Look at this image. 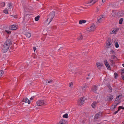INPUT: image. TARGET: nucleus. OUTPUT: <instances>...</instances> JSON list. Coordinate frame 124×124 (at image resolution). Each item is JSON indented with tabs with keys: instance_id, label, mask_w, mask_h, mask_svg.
I'll use <instances>...</instances> for the list:
<instances>
[{
	"instance_id": "obj_1",
	"label": "nucleus",
	"mask_w": 124,
	"mask_h": 124,
	"mask_svg": "<svg viewBox=\"0 0 124 124\" xmlns=\"http://www.w3.org/2000/svg\"><path fill=\"white\" fill-rule=\"evenodd\" d=\"M12 40L11 39H8L5 42L3 45L1 50L2 52L3 53L6 52L9 49L11 45L12 44Z\"/></svg>"
},
{
	"instance_id": "obj_2",
	"label": "nucleus",
	"mask_w": 124,
	"mask_h": 124,
	"mask_svg": "<svg viewBox=\"0 0 124 124\" xmlns=\"http://www.w3.org/2000/svg\"><path fill=\"white\" fill-rule=\"evenodd\" d=\"M55 15L54 12L52 11L51 12L49 15L47 16V19L46 20L47 22H49L48 24L51 22L52 20L53 19Z\"/></svg>"
},
{
	"instance_id": "obj_3",
	"label": "nucleus",
	"mask_w": 124,
	"mask_h": 124,
	"mask_svg": "<svg viewBox=\"0 0 124 124\" xmlns=\"http://www.w3.org/2000/svg\"><path fill=\"white\" fill-rule=\"evenodd\" d=\"M87 100L86 98L84 97H81L79 100H78L77 104L78 105L81 106L84 103H85L86 100V101Z\"/></svg>"
},
{
	"instance_id": "obj_4",
	"label": "nucleus",
	"mask_w": 124,
	"mask_h": 124,
	"mask_svg": "<svg viewBox=\"0 0 124 124\" xmlns=\"http://www.w3.org/2000/svg\"><path fill=\"white\" fill-rule=\"evenodd\" d=\"M102 113L101 112H99L96 114L94 116V119L96 120L101 116Z\"/></svg>"
},
{
	"instance_id": "obj_5",
	"label": "nucleus",
	"mask_w": 124,
	"mask_h": 124,
	"mask_svg": "<svg viewBox=\"0 0 124 124\" xmlns=\"http://www.w3.org/2000/svg\"><path fill=\"white\" fill-rule=\"evenodd\" d=\"M96 27H95L94 24H92V25L88 28V30L90 32H91L94 31Z\"/></svg>"
},
{
	"instance_id": "obj_6",
	"label": "nucleus",
	"mask_w": 124,
	"mask_h": 124,
	"mask_svg": "<svg viewBox=\"0 0 124 124\" xmlns=\"http://www.w3.org/2000/svg\"><path fill=\"white\" fill-rule=\"evenodd\" d=\"M43 100H39L37 101L36 102V104L38 106H41L43 104H45V103L44 102Z\"/></svg>"
},
{
	"instance_id": "obj_7",
	"label": "nucleus",
	"mask_w": 124,
	"mask_h": 124,
	"mask_svg": "<svg viewBox=\"0 0 124 124\" xmlns=\"http://www.w3.org/2000/svg\"><path fill=\"white\" fill-rule=\"evenodd\" d=\"M98 89V87L96 85H94L92 88V90L94 92L96 93L97 90Z\"/></svg>"
},
{
	"instance_id": "obj_8",
	"label": "nucleus",
	"mask_w": 124,
	"mask_h": 124,
	"mask_svg": "<svg viewBox=\"0 0 124 124\" xmlns=\"http://www.w3.org/2000/svg\"><path fill=\"white\" fill-rule=\"evenodd\" d=\"M96 65L97 66L98 68L99 69H100L103 66V64L102 63L97 62L96 63Z\"/></svg>"
},
{
	"instance_id": "obj_9",
	"label": "nucleus",
	"mask_w": 124,
	"mask_h": 124,
	"mask_svg": "<svg viewBox=\"0 0 124 124\" xmlns=\"http://www.w3.org/2000/svg\"><path fill=\"white\" fill-rule=\"evenodd\" d=\"M58 124H67V121L62 119L59 122Z\"/></svg>"
},
{
	"instance_id": "obj_10",
	"label": "nucleus",
	"mask_w": 124,
	"mask_h": 124,
	"mask_svg": "<svg viewBox=\"0 0 124 124\" xmlns=\"http://www.w3.org/2000/svg\"><path fill=\"white\" fill-rule=\"evenodd\" d=\"M16 29V26L14 24L11 25L9 28L10 30H15Z\"/></svg>"
},
{
	"instance_id": "obj_11",
	"label": "nucleus",
	"mask_w": 124,
	"mask_h": 124,
	"mask_svg": "<svg viewBox=\"0 0 124 124\" xmlns=\"http://www.w3.org/2000/svg\"><path fill=\"white\" fill-rule=\"evenodd\" d=\"M22 101L26 103L27 102L28 104H30V101L27 98H24L23 99Z\"/></svg>"
},
{
	"instance_id": "obj_12",
	"label": "nucleus",
	"mask_w": 124,
	"mask_h": 124,
	"mask_svg": "<svg viewBox=\"0 0 124 124\" xmlns=\"http://www.w3.org/2000/svg\"><path fill=\"white\" fill-rule=\"evenodd\" d=\"M110 54H112V55H116V53L112 49L110 50Z\"/></svg>"
},
{
	"instance_id": "obj_13",
	"label": "nucleus",
	"mask_w": 124,
	"mask_h": 124,
	"mask_svg": "<svg viewBox=\"0 0 124 124\" xmlns=\"http://www.w3.org/2000/svg\"><path fill=\"white\" fill-rule=\"evenodd\" d=\"M86 22V21L85 20H79V23L80 24H82L83 23H85Z\"/></svg>"
},
{
	"instance_id": "obj_14",
	"label": "nucleus",
	"mask_w": 124,
	"mask_h": 124,
	"mask_svg": "<svg viewBox=\"0 0 124 124\" xmlns=\"http://www.w3.org/2000/svg\"><path fill=\"white\" fill-rule=\"evenodd\" d=\"M111 40L108 39V40H107L106 43L108 46H110L111 45Z\"/></svg>"
},
{
	"instance_id": "obj_15",
	"label": "nucleus",
	"mask_w": 124,
	"mask_h": 124,
	"mask_svg": "<svg viewBox=\"0 0 124 124\" xmlns=\"http://www.w3.org/2000/svg\"><path fill=\"white\" fill-rule=\"evenodd\" d=\"M110 65L111 66H113L115 65V62L113 60H110Z\"/></svg>"
},
{
	"instance_id": "obj_16",
	"label": "nucleus",
	"mask_w": 124,
	"mask_h": 124,
	"mask_svg": "<svg viewBox=\"0 0 124 124\" xmlns=\"http://www.w3.org/2000/svg\"><path fill=\"white\" fill-rule=\"evenodd\" d=\"M25 35L27 38H29L31 36V34L30 33L27 32L26 33Z\"/></svg>"
},
{
	"instance_id": "obj_17",
	"label": "nucleus",
	"mask_w": 124,
	"mask_h": 124,
	"mask_svg": "<svg viewBox=\"0 0 124 124\" xmlns=\"http://www.w3.org/2000/svg\"><path fill=\"white\" fill-rule=\"evenodd\" d=\"M97 103V102H94L91 104V106L93 108H95L96 104Z\"/></svg>"
},
{
	"instance_id": "obj_18",
	"label": "nucleus",
	"mask_w": 124,
	"mask_h": 124,
	"mask_svg": "<svg viewBox=\"0 0 124 124\" xmlns=\"http://www.w3.org/2000/svg\"><path fill=\"white\" fill-rule=\"evenodd\" d=\"M5 6V3L4 2H2L0 3V7H4Z\"/></svg>"
},
{
	"instance_id": "obj_19",
	"label": "nucleus",
	"mask_w": 124,
	"mask_h": 124,
	"mask_svg": "<svg viewBox=\"0 0 124 124\" xmlns=\"http://www.w3.org/2000/svg\"><path fill=\"white\" fill-rule=\"evenodd\" d=\"M114 43H115V46L116 48H117L119 47V44L117 42L115 41L114 42Z\"/></svg>"
},
{
	"instance_id": "obj_20",
	"label": "nucleus",
	"mask_w": 124,
	"mask_h": 124,
	"mask_svg": "<svg viewBox=\"0 0 124 124\" xmlns=\"http://www.w3.org/2000/svg\"><path fill=\"white\" fill-rule=\"evenodd\" d=\"M83 37L82 36V35H80L79 36V37H78V38H77V39L78 40H81L83 39Z\"/></svg>"
},
{
	"instance_id": "obj_21",
	"label": "nucleus",
	"mask_w": 124,
	"mask_h": 124,
	"mask_svg": "<svg viewBox=\"0 0 124 124\" xmlns=\"http://www.w3.org/2000/svg\"><path fill=\"white\" fill-rule=\"evenodd\" d=\"M115 55H112L111 56V57L112 59H115L116 58V60H115V61H116L117 60V58L115 56Z\"/></svg>"
},
{
	"instance_id": "obj_22",
	"label": "nucleus",
	"mask_w": 124,
	"mask_h": 124,
	"mask_svg": "<svg viewBox=\"0 0 124 124\" xmlns=\"http://www.w3.org/2000/svg\"><path fill=\"white\" fill-rule=\"evenodd\" d=\"M40 16H38L35 18V20L36 21H38L39 18Z\"/></svg>"
},
{
	"instance_id": "obj_23",
	"label": "nucleus",
	"mask_w": 124,
	"mask_h": 124,
	"mask_svg": "<svg viewBox=\"0 0 124 124\" xmlns=\"http://www.w3.org/2000/svg\"><path fill=\"white\" fill-rule=\"evenodd\" d=\"M108 87L109 88V92L110 93L112 92V89L110 85L109 84V85L108 86Z\"/></svg>"
},
{
	"instance_id": "obj_24",
	"label": "nucleus",
	"mask_w": 124,
	"mask_h": 124,
	"mask_svg": "<svg viewBox=\"0 0 124 124\" xmlns=\"http://www.w3.org/2000/svg\"><path fill=\"white\" fill-rule=\"evenodd\" d=\"M123 20V19L122 18H121L119 20V23L120 24H122V22Z\"/></svg>"
},
{
	"instance_id": "obj_25",
	"label": "nucleus",
	"mask_w": 124,
	"mask_h": 124,
	"mask_svg": "<svg viewBox=\"0 0 124 124\" xmlns=\"http://www.w3.org/2000/svg\"><path fill=\"white\" fill-rule=\"evenodd\" d=\"M68 114L67 113H66L63 115V117L66 118H67L68 117Z\"/></svg>"
},
{
	"instance_id": "obj_26",
	"label": "nucleus",
	"mask_w": 124,
	"mask_h": 124,
	"mask_svg": "<svg viewBox=\"0 0 124 124\" xmlns=\"http://www.w3.org/2000/svg\"><path fill=\"white\" fill-rule=\"evenodd\" d=\"M114 29L115 31H114L115 34H116V32H117V31H118L119 30V29L117 28H114Z\"/></svg>"
},
{
	"instance_id": "obj_27",
	"label": "nucleus",
	"mask_w": 124,
	"mask_h": 124,
	"mask_svg": "<svg viewBox=\"0 0 124 124\" xmlns=\"http://www.w3.org/2000/svg\"><path fill=\"white\" fill-rule=\"evenodd\" d=\"M114 78L115 79H116L118 76V74L116 73L115 72L114 73Z\"/></svg>"
},
{
	"instance_id": "obj_28",
	"label": "nucleus",
	"mask_w": 124,
	"mask_h": 124,
	"mask_svg": "<svg viewBox=\"0 0 124 124\" xmlns=\"http://www.w3.org/2000/svg\"><path fill=\"white\" fill-rule=\"evenodd\" d=\"M98 0H92V2H93V3L92 5L94 4L96 2L98 1Z\"/></svg>"
},
{
	"instance_id": "obj_29",
	"label": "nucleus",
	"mask_w": 124,
	"mask_h": 124,
	"mask_svg": "<svg viewBox=\"0 0 124 124\" xmlns=\"http://www.w3.org/2000/svg\"><path fill=\"white\" fill-rule=\"evenodd\" d=\"M121 75H124V69H121Z\"/></svg>"
},
{
	"instance_id": "obj_30",
	"label": "nucleus",
	"mask_w": 124,
	"mask_h": 124,
	"mask_svg": "<svg viewBox=\"0 0 124 124\" xmlns=\"http://www.w3.org/2000/svg\"><path fill=\"white\" fill-rule=\"evenodd\" d=\"M102 18H101L98 20V22L99 23H101L102 21Z\"/></svg>"
},
{
	"instance_id": "obj_31",
	"label": "nucleus",
	"mask_w": 124,
	"mask_h": 124,
	"mask_svg": "<svg viewBox=\"0 0 124 124\" xmlns=\"http://www.w3.org/2000/svg\"><path fill=\"white\" fill-rule=\"evenodd\" d=\"M118 14H120V16H122L124 14V13L122 11L118 12Z\"/></svg>"
},
{
	"instance_id": "obj_32",
	"label": "nucleus",
	"mask_w": 124,
	"mask_h": 124,
	"mask_svg": "<svg viewBox=\"0 0 124 124\" xmlns=\"http://www.w3.org/2000/svg\"><path fill=\"white\" fill-rule=\"evenodd\" d=\"M57 28V27L55 26H52L51 27V29L52 30H54Z\"/></svg>"
},
{
	"instance_id": "obj_33",
	"label": "nucleus",
	"mask_w": 124,
	"mask_h": 124,
	"mask_svg": "<svg viewBox=\"0 0 124 124\" xmlns=\"http://www.w3.org/2000/svg\"><path fill=\"white\" fill-rule=\"evenodd\" d=\"M5 31L6 32H7L8 34H10L11 33V32L10 31H8V30H5Z\"/></svg>"
},
{
	"instance_id": "obj_34",
	"label": "nucleus",
	"mask_w": 124,
	"mask_h": 124,
	"mask_svg": "<svg viewBox=\"0 0 124 124\" xmlns=\"http://www.w3.org/2000/svg\"><path fill=\"white\" fill-rule=\"evenodd\" d=\"M8 7L11 9L12 8V6L11 4L10 3H9L8 4Z\"/></svg>"
},
{
	"instance_id": "obj_35",
	"label": "nucleus",
	"mask_w": 124,
	"mask_h": 124,
	"mask_svg": "<svg viewBox=\"0 0 124 124\" xmlns=\"http://www.w3.org/2000/svg\"><path fill=\"white\" fill-rule=\"evenodd\" d=\"M4 73V72L3 70H0V74L1 75H2Z\"/></svg>"
},
{
	"instance_id": "obj_36",
	"label": "nucleus",
	"mask_w": 124,
	"mask_h": 124,
	"mask_svg": "<svg viewBox=\"0 0 124 124\" xmlns=\"http://www.w3.org/2000/svg\"><path fill=\"white\" fill-rule=\"evenodd\" d=\"M3 12L6 14L8 13V10H3Z\"/></svg>"
},
{
	"instance_id": "obj_37",
	"label": "nucleus",
	"mask_w": 124,
	"mask_h": 124,
	"mask_svg": "<svg viewBox=\"0 0 124 124\" xmlns=\"http://www.w3.org/2000/svg\"><path fill=\"white\" fill-rule=\"evenodd\" d=\"M110 96H109V97L110 99V100H112L113 99V96H112V95L110 94Z\"/></svg>"
},
{
	"instance_id": "obj_38",
	"label": "nucleus",
	"mask_w": 124,
	"mask_h": 124,
	"mask_svg": "<svg viewBox=\"0 0 124 124\" xmlns=\"http://www.w3.org/2000/svg\"><path fill=\"white\" fill-rule=\"evenodd\" d=\"M106 66L108 69L110 70V69H111L110 67V66L109 65H107V66Z\"/></svg>"
},
{
	"instance_id": "obj_39",
	"label": "nucleus",
	"mask_w": 124,
	"mask_h": 124,
	"mask_svg": "<svg viewBox=\"0 0 124 124\" xmlns=\"http://www.w3.org/2000/svg\"><path fill=\"white\" fill-rule=\"evenodd\" d=\"M121 95H119L117 96L116 97L117 98H118V100H120V99H121Z\"/></svg>"
},
{
	"instance_id": "obj_40",
	"label": "nucleus",
	"mask_w": 124,
	"mask_h": 124,
	"mask_svg": "<svg viewBox=\"0 0 124 124\" xmlns=\"http://www.w3.org/2000/svg\"><path fill=\"white\" fill-rule=\"evenodd\" d=\"M87 86H85L83 87L82 90H83L85 91V88H87Z\"/></svg>"
},
{
	"instance_id": "obj_41",
	"label": "nucleus",
	"mask_w": 124,
	"mask_h": 124,
	"mask_svg": "<svg viewBox=\"0 0 124 124\" xmlns=\"http://www.w3.org/2000/svg\"><path fill=\"white\" fill-rule=\"evenodd\" d=\"M107 101H110V99L109 98V96H107Z\"/></svg>"
},
{
	"instance_id": "obj_42",
	"label": "nucleus",
	"mask_w": 124,
	"mask_h": 124,
	"mask_svg": "<svg viewBox=\"0 0 124 124\" xmlns=\"http://www.w3.org/2000/svg\"><path fill=\"white\" fill-rule=\"evenodd\" d=\"M73 83L72 82H71V83H70L69 86V87H71V86H73Z\"/></svg>"
},
{
	"instance_id": "obj_43",
	"label": "nucleus",
	"mask_w": 124,
	"mask_h": 124,
	"mask_svg": "<svg viewBox=\"0 0 124 124\" xmlns=\"http://www.w3.org/2000/svg\"><path fill=\"white\" fill-rule=\"evenodd\" d=\"M105 65L106 66H107V65H109V64H108V62L107 61L105 63Z\"/></svg>"
},
{
	"instance_id": "obj_44",
	"label": "nucleus",
	"mask_w": 124,
	"mask_h": 124,
	"mask_svg": "<svg viewBox=\"0 0 124 124\" xmlns=\"http://www.w3.org/2000/svg\"><path fill=\"white\" fill-rule=\"evenodd\" d=\"M111 110L112 111H114L115 110V108H114L112 107L111 108Z\"/></svg>"
},
{
	"instance_id": "obj_45",
	"label": "nucleus",
	"mask_w": 124,
	"mask_h": 124,
	"mask_svg": "<svg viewBox=\"0 0 124 124\" xmlns=\"http://www.w3.org/2000/svg\"><path fill=\"white\" fill-rule=\"evenodd\" d=\"M92 2H92V0H90V1L87 3V4H90Z\"/></svg>"
},
{
	"instance_id": "obj_46",
	"label": "nucleus",
	"mask_w": 124,
	"mask_h": 124,
	"mask_svg": "<svg viewBox=\"0 0 124 124\" xmlns=\"http://www.w3.org/2000/svg\"><path fill=\"white\" fill-rule=\"evenodd\" d=\"M53 80H51L49 81L48 82V83H52V82H53Z\"/></svg>"
},
{
	"instance_id": "obj_47",
	"label": "nucleus",
	"mask_w": 124,
	"mask_h": 124,
	"mask_svg": "<svg viewBox=\"0 0 124 124\" xmlns=\"http://www.w3.org/2000/svg\"><path fill=\"white\" fill-rule=\"evenodd\" d=\"M118 112V111L117 110L116 111L114 112L113 114L114 115H116L117 113Z\"/></svg>"
},
{
	"instance_id": "obj_48",
	"label": "nucleus",
	"mask_w": 124,
	"mask_h": 124,
	"mask_svg": "<svg viewBox=\"0 0 124 124\" xmlns=\"http://www.w3.org/2000/svg\"><path fill=\"white\" fill-rule=\"evenodd\" d=\"M36 50V48L35 46H34L33 47V50L34 52H35V51Z\"/></svg>"
},
{
	"instance_id": "obj_49",
	"label": "nucleus",
	"mask_w": 124,
	"mask_h": 124,
	"mask_svg": "<svg viewBox=\"0 0 124 124\" xmlns=\"http://www.w3.org/2000/svg\"><path fill=\"white\" fill-rule=\"evenodd\" d=\"M112 15L113 16H114L115 14V13H114V12H113V11H112Z\"/></svg>"
},
{
	"instance_id": "obj_50",
	"label": "nucleus",
	"mask_w": 124,
	"mask_h": 124,
	"mask_svg": "<svg viewBox=\"0 0 124 124\" xmlns=\"http://www.w3.org/2000/svg\"><path fill=\"white\" fill-rule=\"evenodd\" d=\"M119 107L121 108V109H124V107H123L122 106H120Z\"/></svg>"
},
{
	"instance_id": "obj_51",
	"label": "nucleus",
	"mask_w": 124,
	"mask_h": 124,
	"mask_svg": "<svg viewBox=\"0 0 124 124\" xmlns=\"http://www.w3.org/2000/svg\"><path fill=\"white\" fill-rule=\"evenodd\" d=\"M121 77H122V79L124 80V75H122Z\"/></svg>"
},
{
	"instance_id": "obj_52",
	"label": "nucleus",
	"mask_w": 124,
	"mask_h": 124,
	"mask_svg": "<svg viewBox=\"0 0 124 124\" xmlns=\"http://www.w3.org/2000/svg\"><path fill=\"white\" fill-rule=\"evenodd\" d=\"M121 109V108L119 107H119L118 108L117 111H118L120 109Z\"/></svg>"
},
{
	"instance_id": "obj_53",
	"label": "nucleus",
	"mask_w": 124,
	"mask_h": 124,
	"mask_svg": "<svg viewBox=\"0 0 124 124\" xmlns=\"http://www.w3.org/2000/svg\"><path fill=\"white\" fill-rule=\"evenodd\" d=\"M119 100L118 99V98H117V97L116 98V99H115V100L116 101H118Z\"/></svg>"
},
{
	"instance_id": "obj_54",
	"label": "nucleus",
	"mask_w": 124,
	"mask_h": 124,
	"mask_svg": "<svg viewBox=\"0 0 124 124\" xmlns=\"http://www.w3.org/2000/svg\"><path fill=\"white\" fill-rule=\"evenodd\" d=\"M35 96H33L32 97H31V100H32L34 98Z\"/></svg>"
},
{
	"instance_id": "obj_55",
	"label": "nucleus",
	"mask_w": 124,
	"mask_h": 124,
	"mask_svg": "<svg viewBox=\"0 0 124 124\" xmlns=\"http://www.w3.org/2000/svg\"><path fill=\"white\" fill-rule=\"evenodd\" d=\"M116 105H114V106L113 107V108H115L116 107Z\"/></svg>"
},
{
	"instance_id": "obj_56",
	"label": "nucleus",
	"mask_w": 124,
	"mask_h": 124,
	"mask_svg": "<svg viewBox=\"0 0 124 124\" xmlns=\"http://www.w3.org/2000/svg\"><path fill=\"white\" fill-rule=\"evenodd\" d=\"M106 0H102V2H105Z\"/></svg>"
},
{
	"instance_id": "obj_57",
	"label": "nucleus",
	"mask_w": 124,
	"mask_h": 124,
	"mask_svg": "<svg viewBox=\"0 0 124 124\" xmlns=\"http://www.w3.org/2000/svg\"><path fill=\"white\" fill-rule=\"evenodd\" d=\"M115 31V30L114 29V30H113V31H112V32L114 33V31Z\"/></svg>"
},
{
	"instance_id": "obj_58",
	"label": "nucleus",
	"mask_w": 124,
	"mask_h": 124,
	"mask_svg": "<svg viewBox=\"0 0 124 124\" xmlns=\"http://www.w3.org/2000/svg\"><path fill=\"white\" fill-rule=\"evenodd\" d=\"M62 49V47H61L59 49V50Z\"/></svg>"
},
{
	"instance_id": "obj_59",
	"label": "nucleus",
	"mask_w": 124,
	"mask_h": 124,
	"mask_svg": "<svg viewBox=\"0 0 124 124\" xmlns=\"http://www.w3.org/2000/svg\"><path fill=\"white\" fill-rule=\"evenodd\" d=\"M86 79L88 80L89 79V78L88 77H87L86 78Z\"/></svg>"
},
{
	"instance_id": "obj_60",
	"label": "nucleus",
	"mask_w": 124,
	"mask_h": 124,
	"mask_svg": "<svg viewBox=\"0 0 124 124\" xmlns=\"http://www.w3.org/2000/svg\"><path fill=\"white\" fill-rule=\"evenodd\" d=\"M90 74L89 73V74H88L87 75L88 76H89L90 75Z\"/></svg>"
},
{
	"instance_id": "obj_61",
	"label": "nucleus",
	"mask_w": 124,
	"mask_h": 124,
	"mask_svg": "<svg viewBox=\"0 0 124 124\" xmlns=\"http://www.w3.org/2000/svg\"><path fill=\"white\" fill-rule=\"evenodd\" d=\"M119 103H116V105H116V106L118 105V104Z\"/></svg>"
},
{
	"instance_id": "obj_62",
	"label": "nucleus",
	"mask_w": 124,
	"mask_h": 124,
	"mask_svg": "<svg viewBox=\"0 0 124 124\" xmlns=\"http://www.w3.org/2000/svg\"><path fill=\"white\" fill-rule=\"evenodd\" d=\"M122 66H123L124 67V63H123V64H122Z\"/></svg>"
},
{
	"instance_id": "obj_63",
	"label": "nucleus",
	"mask_w": 124,
	"mask_h": 124,
	"mask_svg": "<svg viewBox=\"0 0 124 124\" xmlns=\"http://www.w3.org/2000/svg\"><path fill=\"white\" fill-rule=\"evenodd\" d=\"M2 75H1L0 74V77H1Z\"/></svg>"
},
{
	"instance_id": "obj_64",
	"label": "nucleus",
	"mask_w": 124,
	"mask_h": 124,
	"mask_svg": "<svg viewBox=\"0 0 124 124\" xmlns=\"http://www.w3.org/2000/svg\"><path fill=\"white\" fill-rule=\"evenodd\" d=\"M1 54L0 53V57H1Z\"/></svg>"
}]
</instances>
